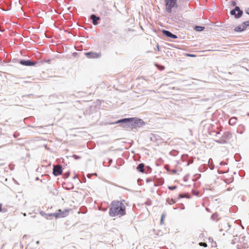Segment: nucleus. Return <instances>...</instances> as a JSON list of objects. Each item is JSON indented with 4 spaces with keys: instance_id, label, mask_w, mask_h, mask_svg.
<instances>
[{
    "instance_id": "nucleus-1",
    "label": "nucleus",
    "mask_w": 249,
    "mask_h": 249,
    "mask_svg": "<svg viewBox=\"0 0 249 249\" xmlns=\"http://www.w3.org/2000/svg\"><path fill=\"white\" fill-rule=\"evenodd\" d=\"M124 200H114L112 202L109 209V214L111 216H122L126 213V207Z\"/></svg>"
},
{
    "instance_id": "nucleus-2",
    "label": "nucleus",
    "mask_w": 249,
    "mask_h": 249,
    "mask_svg": "<svg viewBox=\"0 0 249 249\" xmlns=\"http://www.w3.org/2000/svg\"><path fill=\"white\" fill-rule=\"evenodd\" d=\"M123 123L122 125L124 127L132 129L133 128L141 126L143 122L141 119L137 118H125L117 121L115 124Z\"/></svg>"
},
{
    "instance_id": "nucleus-3",
    "label": "nucleus",
    "mask_w": 249,
    "mask_h": 249,
    "mask_svg": "<svg viewBox=\"0 0 249 249\" xmlns=\"http://www.w3.org/2000/svg\"><path fill=\"white\" fill-rule=\"evenodd\" d=\"M178 0H164L165 4V10L168 13H171L172 8L178 7Z\"/></svg>"
},
{
    "instance_id": "nucleus-4",
    "label": "nucleus",
    "mask_w": 249,
    "mask_h": 249,
    "mask_svg": "<svg viewBox=\"0 0 249 249\" xmlns=\"http://www.w3.org/2000/svg\"><path fill=\"white\" fill-rule=\"evenodd\" d=\"M69 209H65L64 210H59L58 212L53 213L52 215L56 218H63L68 215L69 213Z\"/></svg>"
},
{
    "instance_id": "nucleus-5",
    "label": "nucleus",
    "mask_w": 249,
    "mask_h": 249,
    "mask_svg": "<svg viewBox=\"0 0 249 249\" xmlns=\"http://www.w3.org/2000/svg\"><path fill=\"white\" fill-rule=\"evenodd\" d=\"M85 55L87 57L90 59H95L99 58L101 56V53H95V52H88L85 53Z\"/></svg>"
},
{
    "instance_id": "nucleus-6",
    "label": "nucleus",
    "mask_w": 249,
    "mask_h": 249,
    "mask_svg": "<svg viewBox=\"0 0 249 249\" xmlns=\"http://www.w3.org/2000/svg\"><path fill=\"white\" fill-rule=\"evenodd\" d=\"M231 14L234 15L236 18H239L242 16L243 12L240 10L239 7L236 6L234 10L231 11Z\"/></svg>"
},
{
    "instance_id": "nucleus-7",
    "label": "nucleus",
    "mask_w": 249,
    "mask_h": 249,
    "mask_svg": "<svg viewBox=\"0 0 249 249\" xmlns=\"http://www.w3.org/2000/svg\"><path fill=\"white\" fill-rule=\"evenodd\" d=\"M62 173V167L60 165H57L53 167V174L54 175L57 176L60 175Z\"/></svg>"
},
{
    "instance_id": "nucleus-8",
    "label": "nucleus",
    "mask_w": 249,
    "mask_h": 249,
    "mask_svg": "<svg viewBox=\"0 0 249 249\" xmlns=\"http://www.w3.org/2000/svg\"><path fill=\"white\" fill-rule=\"evenodd\" d=\"M20 63L25 66H33L36 64V62L30 60H21Z\"/></svg>"
},
{
    "instance_id": "nucleus-9",
    "label": "nucleus",
    "mask_w": 249,
    "mask_h": 249,
    "mask_svg": "<svg viewBox=\"0 0 249 249\" xmlns=\"http://www.w3.org/2000/svg\"><path fill=\"white\" fill-rule=\"evenodd\" d=\"M162 33L164 35L168 37H171L172 38H177V36L172 34L170 32L166 30H163Z\"/></svg>"
},
{
    "instance_id": "nucleus-10",
    "label": "nucleus",
    "mask_w": 249,
    "mask_h": 249,
    "mask_svg": "<svg viewBox=\"0 0 249 249\" xmlns=\"http://www.w3.org/2000/svg\"><path fill=\"white\" fill-rule=\"evenodd\" d=\"M90 19L92 20V22L94 25H97L98 21L100 19V18L94 15H92L90 16Z\"/></svg>"
},
{
    "instance_id": "nucleus-11",
    "label": "nucleus",
    "mask_w": 249,
    "mask_h": 249,
    "mask_svg": "<svg viewBox=\"0 0 249 249\" xmlns=\"http://www.w3.org/2000/svg\"><path fill=\"white\" fill-rule=\"evenodd\" d=\"M144 164L143 163H140L137 166V169L140 172H144Z\"/></svg>"
},
{
    "instance_id": "nucleus-12",
    "label": "nucleus",
    "mask_w": 249,
    "mask_h": 249,
    "mask_svg": "<svg viewBox=\"0 0 249 249\" xmlns=\"http://www.w3.org/2000/svg\"><path fill=\"white\" fill-rule=\"evenodd\" d=\"M204 27L202 26H196L195 29L197 31H202L204 30Z\"/></svg>"
},
{
    "instance_id": "nucleus-13",
    "label": "nucleus",
    "mask_w": 249,
    "mask_h": 249,
    "mask_svg": "<svg viewBox=\"0 0 249 249\" xmlns=\"http://www.w3.org/2000/svg\"><path fill=\"white\" fill-rule=\"evenodd\" d=\"M244 30V28H241V27H237L235 28V30L236 31H242Z\"/></svg>"
},
{
    "instance_id": "nucleus-14",
    "label": "nucleus",
    "mask_w": 249,
    "mask_h": 249,
    "mask_svg": "<svg viewBox=\"0 0 249 249\" xmlns=\"http://www.w3.org/2000/svg\"><path fill=\"white\" fill-rule=\"evenodd\" d=\"M185 55L187 56L191 57H195L196 56V55L194 54L186 53Z\"/></svg>"
},
{
    "instance_id": "nucleus-15",
    "label": "nucleus",
    "mask_w": 249,
    "mask_h": 249,
    "mask_svg": "<svg viewBox=\"0 0 249 249\" xmlns=\"http://www.w3.org/2000/svg\"><path fill=\"white\" fill-rule=\"evenodd\" d=\"M199 245L200 246H203L204 247H207V244L206 243H204V242H200V243H199Z\"/></svg>"
},
{
    "instance_id": "nucleus-16",
    "label": "nucleus",
    "mask_w": 249,
    "mask_h": 249,
    "mask_svg": "<svg viewBox=\"0 0 249 249\" xmlns=\"http://www.w3.org/2000/svg\"><path fill=\"white\" fill-rule=\"evenodd\" d=\"M168 188L171 190H174L175 189L177 188V186H174L173 187H171V186H169L168 187Z\"/></svg>"
},
{
    "instance_id": "nucleus-17",
    "label": "nucleus",
    "mask_w": 249,
    "mask_h": 249,
    "mask_svg": "<svg viewBox=\"0 0 249 249\" xmlns=\"http://www.w3.org/2000/svg\"><path fill=\"white\" fill-rule=\"evenodd\" d=\"M164 217V214H162V215H161V220H160V221H161V223H162V222H163Z\"/></svg>"
},
{
    "instance_id": "nucleus-18",
    "label": "nucleus",
    "mask_w": 249,
    "mask_h": 249,
    "mask_svg": "<svg viewBox=\"0 0 249 249\" xmlns=\"http://www.w3.org/2000/svg\"><path fill=\"white\" fill-rule=\"evenodd\" d=\"M235 119V118H231L230 120H229V124H231V122H232V121H234Z\"/></svg>"
},
{
    "instance_id": "nucleus-19",
    "label": "nucleus",
    "mask_w": 249,
    "mask_h": 249,
    "mask_svg": "<svg viewBox=\"0 0 249 249\" xmlns=\"http://www.w3.org/2000/svg\"><path fill=\"white\" fill-rule=\"evenodd\" d=\"M73 157L75 159H78L80 158V157H78L77 156L75 155H74L73 156Z\"/></svg>"
},
{
    "instance_id": "nucleus-20",
    "label": "nucleus",
    "mask_w": 249,
    "mask_h": 249,
    "mask_svg": "<svg viewBox=\"0 0 249 249\" xmlns=\"http://www.w3.org/2000/svg\"><path fill=\"white\" fill-rule=\"evenodd\" d=\"M2 204L0 203V212L2 211Z\"/></svg>"
},
{
    "instance_id": "nucleus-21",
    "label": "nucleus",
    "mask_w": 249,
    "mask_h": 249,
    "mask_svg": "<svg viewBox=\"0 0 249 249\" xmlns=\"http://www.w3.org/2000/svg\"><path fill=\"white\" fill-rule=\"evenodd\" d=\"M246 13L249 15V8L247 9V10L246 11Z\"/></svg>"
},
{
    "instance_id": "nucleus-22",
    "label": "nucleus",
    "mask_w": 249,
    "mask_h": 249,
    "mask_svg": "<svg viewBox=\"0 0 249 249\" xmlns=\"http://www.w3.org/2000/svg\"><path fill=\"white\" fill-rule=\"evenodd\" d=\"M164 69V67L163 66H161L160 70H163Z\"/></svg>"
},
{
    "instance_id": "nucleus-23",
    "label": "nucleus",
    "mask_w": 249,
    "mask_h": 249,
    "mask_svg": "<svg viewBox=\"0 0 249 249\" xmlns=\"http://www.w3.org/2000/svg\"><path fill=\"white\" fill-rule=\"evenodd\" d=\"M173 172L174 173H176V171H174V170Z\"/></svg>"
}]
</instances>
